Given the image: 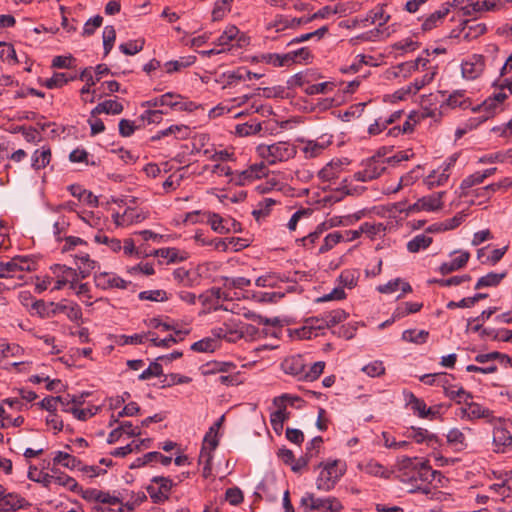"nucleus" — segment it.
Segmentation results:
<instances>
[{
	"label": "nucleus",
	"instance_id": "1",
	"mask_svg": "<svg viewBox=\"0 0 512 512\" xmlns=\"http://www.w3.org/2000/svg\"><path fill=\"white\" fill-rule=\"evenodd\" d=\"M31 309L35 311V313L40 318H50L55 316L58 313H66L67 317L71 321H78L82 318V310L79 305H66L62 302L54 303L49 302L46 303L43 300H36L32 303Z\"/></svg>",
	"mask_w": 512,
	"mask_h": 512
},
{
	"label": "nucleus",
	"instance_id": "2",
	"mask_svg": "<svg viewBox=\"0 0 512 512\" xmlns=\"http://www.w3.org/2000/svg\"><path fill=\"white\" fill-rule=\"evenodd\" d=\"M490 424L493 425L492 444L496 453H508L512 451L511 422L503 418H495Z\"/></svg>",
	"mask_w": 512,
	"mask_h": 512
},
{
	"label": "nucleus",
	"instance_id": "3",
	"mask_svg": "<svg viewBox=\"0 0 512 512\" xmlns=\"http://www.w3.org/2000/svg\"><path fill=\"white\" fill-rule=\"evenodd\" d=\"M259 155L269 164L287 161L296 155V147L288 142H277L271 145H260Z\"/></svg>",
	"mask_w": 512,
	"mask_h": 512
},
{
	"label": "nucleus",
	"instance_id": "4",
	"mask_svg": "<svg viewBox=\"0 0 512 512\" xmlns=\"http://www.w3.org/2000/svg\"><path fill=\"white\" fill-rule=\"evenodd\" d=\"M338 463V460H334L325 464H319V467H323V470L316 480L318 490L328 492L334 488L339 478L345 472L344 469H338Z\"/></svg>",
	"mask_w": 512,
	"mask_h": 512
},
{
	"label": "nucleus",
	"instance_id": "5",
	"mask_svg": "<svg viewBox=\"0 0 512 512\" xmlns=\"http://www.w3.org/2000/svg\"><path fill=\"white\" fill-rule=\"evenodd\" d=\"M463 404L460 408L462 418L466 417L469 420L485 419L489 423L493 422L496 418L492 410L479 403L464 399Z\"/></svg>",
	"mask_w": 512,
	"mask_h": 512
},
{
	"label": "nucleus",
	"instance_id": "6",
	"mask_svg": "<svg viewBox=\"0 0 512 512\" xmlns=\"http://www.w3.org/2000/svg\"><path fill=\"white\" fill-rule=\"evenodd\" d=\"M347 317H348V313H346L342 309H337V310H333V311L327 313L325 316L320 317V318L319 317H310L308 319V321L321 322V325H314L312 323L313 327L320 330V329L333 327V326L345 321L347 319Z\"/></svg>",
	"mask_w": 512,
	"mask_h": 512
},
{
	"label": "nucleus",
	"instance_id": "7",
	"mask_svg": "<svg viewBox=\"0 0 512 512\" xmlns=\"http://www.w3.org/2000/svg\"><path fill=\"white\" fill-rule=\"evenodd\" d=\"M311 510H321L322 512H340L343 509L341 502L335 497L328 498H315L313 494L309 493Z\"/></svg>",
	"mask_w": 512,
	"mask_h": 512
},
{
	"label": "nucleus",
	"instance_id": "8",
	"mask_svg": "<svg viewBox=\"0 0 512 512\" xmlns=\"http://www.w3.org/2000/svg\"><path fill=\"white\" fill-rule=\"evenodd\" d=\"M27 262V259L21 256L14 257L7 262H0V278H11L16 272L30 270L29 266H24Z\"/></svg>",
	"mask_w": 512,
	"mask_h": 512
},
{
	"label": "nucleus",
	"instance_id": "9",
	"mask_svg": "<svg viewBox=\"0 0 512 512\" xmlns=\"http://www.w3.org/2000/svg\"><path fill=\"white\" fill-rule=\"evenodd\" d=\"M94 281L97 287L102 289L119 288L126 289L128 282L119 276H110L107 272H101L94 275Z\"/></svg>",
	"mask_w": 512,
	"mask_h": 512
},
{
	"label": "nucleus",
	"instance_id": "10",
	"mask_svg": "<svg viewBox=\"0 0 512 512\" xmlns=\"http://www.w3.org/2000/svg\"><path fill=\"white\" fill-rule=\"evenodd\" d=\"M461 31L465 40L470 41L483 35L487 31L485 23H479L475 19L464 20L461 23Z\"/></svg>",
	"mask_w": 512,
	"mask_h": 512
},
{
	"label": "nucleus",
	"instance_id": "11",
	"mask_svg": "<svg viewBox=\"0 0 512 512\" xmlns=\"http://www.w3.org/2000/svg\"><path fill=\"white\" fill-rule=\"evenodd\" d=\"M282 369L286 374L300 376L303 379L305 363L300 355L291 356L282 362Z\"/></svg>",
	"mask_w": 512,
	"mask_h": 512
},
{
	"label": "nucleus",
	"instance_id": "12",
	"mask_svg": "<svg viewBox=\"0 0 512 512\" xmlns=\"http://www.w3.org/2000/svg\"><path fill=\"white\" fill-rule=\"evenodd\" d=\"M384 154L378 152L376 155L369 158L365 163V168L369 173L371 179H376L385 171L386 159L383 158Z\"/></svg>",
	"mask_w": 512,
	"mask_h": 512
},
{
	"label": "nucleus",
	"instance_id": "13",
	"mask_svg": "<svg viewBox=\"0 0 512 512\" xmlns=\"http://www.w3.org/2000/svg\"><path fill=\"white\" fill-rule=\"evenodd\" d=\"M475 62L466 61L462 64L463 76L468 79H475L478 77L484 69L483 57L480 55H474Z\"/></svg>",
	"mask_w": 512,
	"mask_h": 512
},
{
	"label": "nucleus",
	"instance_id": "14",
	"mask_svg": "<svg viewBox=\"0 0 512 512\" xmlns=\"http://www.w3.org/2000/svg\"><path fill=\"white\" fill-rule=\"evenodd\" d=\"M25 499L9 493L0 498V512H17L24 506Z\"/></svg>",
	"mask_w": 512,
	"mask_h": 512
},
{
	"label": "nucleus",
	"instance_id": "15",
	"mask_svg": "<svg viewBox=\"0 0 512 512\" xmlns=\"http://www.w3.org/2000/svg\"><path fill=\"white\" fill-rule=\"evenodd\" d=\"M498 105L499 104L495 103L491 99V97H489L481 105H478L477 107L473 108L474 112L483 111V112H485V115L476 119L477 122L475 124L470 123L468 125V128L472 129L473 127H476L479 123H482V122L488 120L489 118L493 117L496 113V109H497Z\"/></svg>",
	"mask_w": 512,
	"mask_h": 512
},
{
	"label": "nucleus",
	"instance_id": "16",
	"mask_svg": "<svg viewBox=\"0 0 512 512\" xmlns=\"http://www.w3.org/2000/svg\"><path fill=\"white\" fill-rule=\"evenodd\" d=\"M75 259L77 261V270H79V274L82 279L87 278L92 270L97 266V262L92 260L87 253L75 255Z\"/></svg>",
	"mask_w": 512,
	"mask_h": 512
},
{
	"label": "nucleus",
	"instance_id": "17",
	"mask_svg": "<svg viewBox=\"0 0 512 512\" xmlns=\"http://www.w3.org/2000/svg\"><path fill=\"white\" fill-rule=\"evenodd\" d=\"M449 12L450 8L447 3L443 5L440 10L433 12L423 21L422 30L429 31L437 27L438 24L448 15Z\"/></svg>",
	"mask_w": 512,
	"mask_h": 512
},
{
	"label": "nucleus",
	"instance_id": "18",
	"mask_svg": "<svg viewBox=\"0 0 512 512\" xmlns=\"http://www.w3.org/2000/svg\"><path fill=\"white\" fill-rule=\"evenodd\" d=\"M153 458H159L160 460V463L164 466H168L171 461H172V458L169 457V456H165L163 454H161L160 452H156V451H153V452H149V453H146L145 455H143L142 457H139L137 458L131 465H130V468L131 469H134V468H139V467H142L150 462L153 461Z\"/></svg>",
	"mask_w": 512,
	"mask_h": 512
},
{
	"label": "nucleus",
	"instance_id": "19",
	"mask_svg": "<svg viewBox=\"0 0 512 512\" xmlns=\"http://www.w3.org/2000/svg\"><path fill=\"white\" fill-rule=\"evenodd\" d=\"M469 258H470V253L467 251H463V252H461L459 257L453 259L451 262L443 263L440 266L439 270H440L441 274L447 275L449 273L457 271V270L463 268L464 266H466Z\"/></svg>",
	"mask_w": 512,
	"mask_h": 512
},
{
	"label": "nucleus",
	"instance_id": "20",
	"mask_svg": "<svg viewBox=\"0 0 512 512\" xmlns=\"http://www.w3.org/2000/svg\"><path fill=\"white\" fill-rule=\"evenodd\" d=\"M343 164V161L339 159L331 161L319 171V178L324 182L337 178L339 176Z\"/></svg>",
	"mask_w": 512,
	"mask_h": 512
},
{
	"label": "nucleus",
	"instance_id": "21",
	"mask_svg": "<svg viewBox=\"0 0 512 512\" xmlns=\"http://www.w3.org/2000/svg\"><path fill=\"white\" fill-rule=\"evenodd\" d=\"M224 421V416H221L210 428H209V431L206 433L205 437H204V443H203V446L206 447V444L209 445V450L208 451H213L214 449H216V447L218 446L219 444V440H218V429L220 428V426L222 425Z\"/></svg>",
	"mask_w": 512,
	"mask_h": 512
},
{
	"label": "nucleus",
	"instance_id": "22",
	"mask_svg": "<svg viewBox=\"0 0 512 512\" xmlns=\"http://www.w3.org/2000/svg\"><path fill=\"white\" fill-rule=\"evenodd\" d=\"M54 464H60L68 469H79L82 462L78 458L62 451H58L53 458Z\"/></svg>",
	"mask_w": 512,
	"mask_h": 512
},
{
	"label": "nucleus",
	"instance_id": "23",
	"mask_svg": "<svg viewBox=\"0 0 512 512\" xmlns=\"http://www.w3.org/2000/svg\"><path fill=\"white\" fill-rule=\"evenodd\" d=\"M507 273H494L490 272L485 276H482L478 279L475 284V289H481L484 287H495L500 284V282L506 277Z\"/></svg>",
	"mask_w": 512,
	"mask_h": 512
},
{
	"label": "nucleus",
	"instance_id": "24",
	"mask_svg": "<svg viewBox=\"0 0 512 512\" xmlns=\"http://www.w3.org/2000/svg\"><path fill=\"white\" fill-rule=\"evenodd\" d=\"M444 192L434 193L420 198L421 208L426 211H435L442 207V196Z\"/></svg>",
	"mask_w": 512,
	"mask_h": 512
},
{
	"label": "nucleus",
	"instance_id": "25",
	"mask_svg": "<svg viewBox=\"0 0 512 512\" xmlns=\"http://www.w3.org/2000/svg\"><path fill=\"white\" fill-rule=\"evenodd\" d=\"M287 396L275 397L273 404L278 407L276 411L271 413L270 419L277 420L278 422H285L289 419L290 413L286 410L285 400Z\"/></svg>",
	"mask_w": 512,
	"mask_h": 512
},
{
	"label": "nucleus",
	"instance_id": "26",
	"mask_svg": "<svg viewBox=\"0 0 512 512\" xmlns=\"http://www.w3.org/2000/svg\"><path fill=\"white\" fill-rule=\"evenodd\" d=\"M432 241L431 237L424 234L417 235L407 243V250L411 253L419 252L421 249L428 248Z\"/></svg>",
	"mask_w": 512,
	"mask_h": 512
},
{
	"label": "nucleus",
	"instance_id": "27",
	"mask_svg": "<svg viewBox=\"0 0 512 512\" xmlns=\"http://www.w3.org/2000/svg\"><path fill=\"white\" fill-rule=\"evenodd\" d=\"M389 19L390 15L384 12L383 6H380L376 10H371L362 21L370 24L378 22L379 26H383L389 21Z\"/></svg>",
	"mask_w": 512,
	"mask_h": 512
},
{
	"label": "nucleus",
	"instance_id": "28",
	"mask_svg": "<svg viewBox=\"0 0 512 512\" xmlns=\"http://www.w3.org/2000/svg\"><path fill=\"white\" fill-rule=\"evenodd\" d=\"M51 160L50 148L43 147L41 151L36 150L32 159V167L34 169H41L46 167Z\"/></svg>",
	"mask_w": 512,
	"mask_h": 512
},
{
	"label": "nucleus",
	"instance_id": "29",
	"mask_svg": "<svg viewBox=\"0 0 512 512\" xmlns=\"http://www.w3.org/2000/svg\"><path fill=\"white\" fill-rule=\"evenodd\" d=\"M75 78V76H67L66 73H54L53 76L47 79L42 85L48 89L61 88Z\"/></svg>",
	"mask_w": 512,
	"mask_h": 512
},
{
	"label": "nucleus",
	"instance_id": "30",
	"mask_svg": "<svg viewBox=\"0 0 512 512\" xmlns=\"http://www.w3.org/2000/svg\"><path fill=\"white\" fill-rule=\"evenodd\" d=\"M152 255L165 258L169 263L181 262L186 259V256H179V251L176 248L157 249L153 251Z\"/></svg>",
	"mask_w": 512,
	"mask_h": 512
},
{
	"label": "nucleus",
	"instance_id": "31",
	"mask_svg": "<svg viewBox=\"0 0 512 512\" xmlns=\"http://www.w3.org/2000/svg\"><path fill=\"white\" fill-rule=\"evenodd\" d=\"M174 99H182V97H181V95L168 92L166 94H163L159 98L147 101L146 105L149 107H156V106L160 105V106H169V107L173 108V106H176V104L174 103Z\"/></svg>",
	"mask_w": 512,
	"mask_h": 512
},
{
	"label": "nucleus",
	"instance_id": "32",
	"mask_svg": "<svg viewBox=\"0 0 512 512\" xmlns=\"http://www.w3.org/2000/svg\"><path fill=\"white\" fill-rule=\"evenodd\" d=\"M429 336V332L426 330H420L416 332L415 329H408L402 333V339L407 342H412L415 344L425 343Z\"/></svg>",
	"mask_w": 512,
	"mask_h": 512
},
{
	"label": "nucleus",
	"instance_id": "33",
	"mask_svg": "<svg viewBox=\"0 0 512 512\" xmlns=\"http://www.w3.org/2000/svg\"><path fill=\"white\" fill-rule=\"evenodd\" d=\"M145 44L144 39L131 40L119 46V49L125 55H134L143 50Z\"/></svg>",
	"mask_w": 512,
	"mask_h": 512
},
{
	"label": "nucleus",
	"instance_id": "34",
	"mask_svg": "<svg viewBox=\"0 0 512 512\" xmlns=\"http://www.w3.org/2000/svg\"><path fill=\"white\" fill-rule=\"evenodd\" d=\"M471 280V276L468 274H464L461 276H453L448 279H433L430 280V283H437L438 285L442 287H449V286H458L462 284L463 282H467Z\"/></svg>",
	"mask_w": 512,
	"mask_h": 512
},
{
	"label": "nucleus",
	"instance_id": "35",
	"mask_svg": "<svg viewBox=\"0 0 512 512\" xmlns=\"http://www.w3.org/2000/svg\"><path fill=\"white\" fill-rule=\"evenodd\" d=\"M217 347V340L213 338H204L191 345V349L196 352H213Z\"/></svg>",
	"mask_w": 512,
	"mask_h": 512
},
{
	"label": "nucleus",
	"instance_id": "36",
	"mask_svg": "<svg viewBox=\"0 0 512 512\" xmlns=\"http://www.w3.org/2000/svg\"><path fill=\"white\" fill-rule=\"evenodd\" d=\"M262 130V125L259 122L244 123L236 126V133L239 136L255 135Z\"/></svg>",
	"mask_w": 512,
	"mask_h": 512
},
{
	"label": "nucleus",
	"instance_id": "37",
	"mask_svg": "<svg viewBox=\"0 0 512 512\" xmlns=\"http://www.w3.org/2000/svg\"><path fill=\"white\" fill-rule=\"evenodd\" d=\"M95 242L107 245L113 252L121 250V241L117 238H109L105 234L98 232L94 237Z\"/></svg>",
	"mask_w": 512,
	"mask_h": 512
},
{
	"label": "nucleus",
	"instance_id": "38",
	"mask_svg": "<svg viewBox=\"0 0 512 512\" xmlns=\"http://www.w3.org/2000/svg\"><path fill=\"white\" fill-rule=\"evenodd\" d=\"M138 297L140 300H149V301H156V302H163V301L168 300L167 293L161 289L142 291L139 293Z\"/></svg>",
	"mask_w": 512,
	"mask_h": 512
},
{
	"label": "nucleus",
	"instance_id": "39",
	"mask_svg": "<svg viewBox=\"0 0 512 512\" xmlns=\"http://www.w3.org/2000/svg\"><path fill=\"white\" fill-rule=\"evenodd\" d=\"M116 39V31L113 26H106L103 31L104 55H108L113 48Z\"/></svg>",
	"mask_w": 512,
	"mask_h": 512
},
{
	"label": "nucleus",
	"instance_id": "40",
	"mask_svg": "<svg viewBox=\"0 0 512 512\" xmlns=\"http://www.w3.org/2000/svg\"><path fill=\"white\" fill-rule=\"evenodd\" d=\"M343 239V235L340 232H333L328 234L324 239V243L319 248V253H325L329 251L336 244L340 243Z\"/></svg>",
	"mask_w": 512,
	"mask_h": 512
},
{
	"label": "nucleus",
	"instance_id": "41",
	"mask_svg": "<svg viewBox=\"0 0 512 512\" xmlns=\"http://www.w3.org/2000/svg\"><path fill=\"white\" fill-rule=\"evenodd\" d=\"M239 34V29L236 26L227 27L223 33L218 37L217 44L220 46L228 45L231 41L235 40Z\"/></svg>",
	"mask_w": 512,
	"mask_h": 512
},
{
	"label": "nucleus",
	"instance_id": "42",
	"mask_svg": "<svg viewBox=\"0 0 512 512\" xmlns=\"http://www.w3.org/2000/svg\"><path fill=\"white\" fill-rule=\"evenodd\" d=\"M496 359H500L502 362H504V361L507 362V363L511 362V358L508 355L502 354V353L497 352V351L486 353V354H478L475 357V361L478 362V363H481V364L489 362V361H493V360H496Z\"/></svg>",
	"mask_w": 512,
	"mask_h": 512
},
{
	"label": "nucleus",
	"instance_id": "43",
	"mask_svg": "<svg viewBox=\"0 0 512 512\" xmlns=\"http://www.w3.org/2000/svg\"><path fill=\"white\" fill-rule=\"evenodd\" d=\"M161 375H163V368L162 365L156 360L152 362L149 367L139 375V379L147 380L151 377H159Z\"/></svg>",
	"mask_w": 512,
	"mask_h": 512
},
{
	"label": "nucleus",
	"instance_id": "44",
	"mask_svg": "<svg viewBox=\"0 0 512 512\" xmlns=\"http://www.w3.org/2000/svg\"><path fill=\"white\" fill-rule=\"evenodd\" d=\"M195 57H188L186 60H174L168 61L165 64L166 71L168 73H173L180 71L182 68H186L194 63Z\"/></svg>",
	"mask_w": 512,
	"mask_h": 512
},
{
	"label": "nucleus",
	"instance_id": "45",
	"mask_svg": "<svg viewBox=\"0 0 512 512\" xmlns=\"http://www.w3.org/2000/svg\"><path fill=\"white\" fill-rule=\"evenodd\" d=\"M212 458H213L212 452L208 451V449L206 447L202 446L200 456H199V462L205 464L204 468H203V476L205 478H207L211 474Z\"/></svg>",
	"mask_w": 512,
	"mask_h": 512
},
{
	"label": "nucleus",
	"instance_id": "46",
	"mask_svg": "<svg viewBox=\"0 0 512 512\" xmlns=\"http://www.w3.org/2000/svg\"><path fill=\"white\" fill-rule=\"evenodd\" d=\"M325 368V362L318 361L315 362L309 369V371L303 374V379L308 381L316 380L322 373Z\"/></svg>",
	"mask_w": 512,
	"mask_h": 512
},
{
	"label": "nucleus",
	"instance_id": "47",
	"mask_svg": "<svg viewBox=\"0 0 512 512\" xmlns=\"http://www.w3.org/2000/svg\"><path fill=\"white\" fill-rule=\"evenodd\" d=\"M294 63H309L312 58V54L307 47H301L299 49L293 50L289 52Z\"/></svg>",
	"mask_w": 512,
	"mask_h": 512
},
{
	"label": "nucleus",
	"instance_id": "48",
	"mask_svg": "<svg viewBox=\"0 0 512 512\" xmlns=\"http://www.w3.org/2000/svg\"><path fill=\"white\" fill-rule=\"evenodd\" d=\"M55 484L67 487L72 492H76V490H79V484L77 483V481L66 474L57 475L55 478Z\"/></svg>",
	"mask_w": 512,
	"mask_h": 512
},
{
	"label": "nucleus",
	"instance_id": "49",
	"mask_svg": "<svg viewBox=\"0 0 512 512\" xmlns=\"http://www.w3.org/2000/svg\"><path fill=\"white\" fill-rule=\"evenodd\" d=\"M147 493L149 494L153 503H163L169 499V495L163 491L158 490L153 484L146 487Z\"/></svg>",
	"mask_w": 512,
	"mask_h": 512
},
{
	"label": "nucleus",
	"instance_id": "50",
	"mask_svg": "<svg viewBox=\"0 0 512 512\" xmlns=\"http://www.w3.org/2000/svg\"><path fill=\"white\" fill-rule=\"evenodd\" d=\"M499 0L471 1L472 10L475 12L492 11L497 8Z\"/></svg>",
	"mask_w": 512,
	"mask_h": 512
},
{
	"label": "nucleus",
	"instance_id": "51",
	"mask_svg": "<svg viewBox=\"0 0 512 512\" xmlns=\"http://www.w3.org/2000/svg\"><path fill=\"white\" fill-rule=\"evenodd\" d=\"M208 222L211 228L217 233L223 234L230 231V228H226L222 225L223 218L216 213L209 214Z\"/></svg>",
	"mask_w": 512,
	"mask_h": 512
},
{
	"label": "nucleus",
	"instance_id": "52",
	"mask_svg": "<svg viewBox=\"0 0 512 512\" xmlns=\"http://www.w3.org/2000/svg\"><path fill=\"white\" fill-rule=\"evenodd\" d=\"M79 79L82 81H86V84L82 87V89L80 90V93L81 94L90 93L91 86L95 85V83H96V79L94 80V78L92 76L91 68H85L80 73Z\"/></svg>",
	"mask_w": 512,
	"mask_h": 512
},
{
	"label": "nucleus",
	"instance_id": "53",
	"mask_svg": "<svg viewBox=\"0 0 512 512\" xmlns=\"http://www.w3.org/2000/svg\"><path fill=\"white\" fill-rule=\"evenodd\" d=\"M435 72L433 73H427L425 74L420 80L416 79L408 88L406 93L412 92L413 87V93H417L421 88H423L425 85L429 84L433 78H434Z\"/></svg>",
	"mask_w": 512,
	"mask_h": 512
},
{
	"label": "nucleus",
	"instance_id": "54",
	"mask_svg": "<svg viewBox=\"0 0 512 512\" xmlns=\"http://www.w3.org/2000/svg\"><path fill=\"white\" fill-rule=\"evenodd\" d=\"M362 370L370 377H377L385 373V367L380 361L370 363L364 366Z\"/></svg>",
	"mask_w": 512,
	"mask_h": 512
},
{
	"label": "nucleus",
	"instance_id": "55",
	"mask_svg": "<svg viewBox=\"0 0 512 512\" xmlns=\"http://www.w3.org/2000/svg\"><path fill=\"white\" fill-rule=\"evenodd\" d=\"M102 103V111L106 114L117 115L123 111V105L115 100H106Z\"/></svg>",
	"mask_w": 512,
	"mask_h": 512
},
{
	"label": "nucleus",
	"instance_id": "56",
	"mask_svg": "<svg viewBox=\"0 0 512 512\" xmlns=\"http://www.w3.org/2000/svg\"><path fill=\"white\" fill-rule=\"evenodd\" d=\"M486 179V175H481L480 172H476L468 177H466L460 185L462 190H466L471 188L474 185L482 183Z\"/></svg>",
	"mask_w": 512,
	"mask_h": 512
},
{
	"label": "nucleus",
	"instance_id": "57",
	"mask_svg": "<svg viewBox=\"0 0 512 512\" xmlns=\"http://www.w3.org/2000/svg\"><path fill=\"white\" fill-rule=\"evenodd\" d=\"M225 498L231 505H238L243 501V493L238 487L228 488Z\"/></svg>",
	"mask_w": 512,
	"mask_h": 512
},
{
	"label": "nucleus",
	"instance_id": "58",
	"mask_svg": "<svg viewBox=\"0 0 512 512\" xmlns=\"http://www.w3.org/2000/svg\"><path fill=\"white\" fill-rule=\"evenodd\" d=\"M103 18L100 15H97L91 19H89L83 29V36H90L94 34L95 29L99 28L102 25Z\"/></svg>",
	"mask_w": 512,
	"mask_h": 512
},
{
	"label": "nucleus",
	"instance_id": "59",
	"mask_svg": "<svg viewBox=\"0 0 512 512\" xmlns=\"http://www.w3.org/2000/svg\"><path fill=\"white\" fill-rule=\"evenodd\" d=\"M191 382V378L188 376H183L176 373H171L170 375L165 376L164 384L162 387L172 386L175 384H186Z\"/></svg>",
	"mask_w": 512,
	"mask_h": 512
},
{
	"label": "nucleus",
	"instance_id": "60",
	"mask_svg": "<svg viewBox=\"0 0 512 512\" xmlns=\"http://www.w3.org/2000/svg\"><path fill=\"white\" fill-rule=\"evenodd\" d=\"M346 293L342 287H336L334 288L330 293L325 294L321 297H319L316 301L317 302H327L332 300H342L345 299Z\"/></svg>",
	"mask_w": 512,
	"mask_h": 512
},
{
	"label": "nucleus",
	"instance_id": "61",
	"mask_svg": "<svg viewBox=\"0 0 512 512\" xmlns=\"http://www.w3.org/2000/svg\"><path fill=\"white\" fill-rule=\"evenodd\" d=\"M333 87H334V84L332 82H323V83L313 84V85L308 86L305 89V93L307 95L325 93L327 90H331Z\"/></svg>",
	"mask_w": 512,
	"mask_h": 512
},
{
	"label": "nucleus",
	"instance_id": "62",
	"mask_svg": "<svg viewBox=\"0 0 512 512\" xmlns=\"http://www.w3.org/2000/svg\"><path fill=\"white\" fill-rule=\"evenodd\" d=\"M174 279L181 283L184 287H191L192 280L190 272L184 268H178L173 272Z\"/></svg>",
	"mask_w": 512,
	"mask_h": 512
},
{
	"label": "nucleus",
	"instance_id": "63",
	"mask_svg": "<svg viewBox=\"0 0 512 512\" xmlns=\"http://www.w3.org/2000/svg\"><path fill=\"white\" fill-rule=\"evenodd\" d=\"M465 217L466 214L464 212H459L454 217L445 220L443 223H441V226H443V231L458 227L465 220Z\"/></svg>",
	"mask_w": 512,
	"mask_h": 512
},
{
	"label": "nucleus",
	"instance_id": "64",
	"mask_svg": "<svg viewBox=\"0 0 512 512\" xmlns=\"http://www.w3.org/2000/svg\"><path fill=\"white\" fill-rule=\"evenodd\" d=\"M152 483L158 484V490L163 491L169 495L172 487L174 486L173 481L168 477L155 476L151 479Z\"/></svg>",
	"mask_w": 512,
	"mask_h": 512
}]
</instances>
